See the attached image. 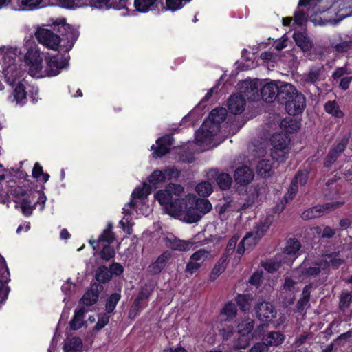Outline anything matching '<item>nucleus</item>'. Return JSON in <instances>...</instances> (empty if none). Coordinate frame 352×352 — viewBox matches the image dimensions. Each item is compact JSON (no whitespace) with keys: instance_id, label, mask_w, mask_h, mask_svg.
<instances>
[{"instance_id":"f257e3e1","label":"nucleus","mask_w":352,"mask_h":352,"mask_svg":"<svg viewBox=\"0 0 352 352\" xmlns=\"http://www.w3.org/2000/svg\"><path fill=\"white\" fill-rule=\"evenodd\" d=\"M184 192L182 185L170 183L157 191L154 198L165 213L188 223L199 221L211 210L212 204L208 200L197 199L193 194L182 197Z\"/></svg>"},{"instance_id":"f03ea898","label":"nucleus","mask_w":352,"mask_h":352,"mask_svg":"<svg viewBox=\"0 0 352 352\" xmlns=\"http://www.w3.org/2000/svg\"><path fill=\"white\" fill-rule=\"evenodd\" d=\"M180 175V171L175 168H168L164 170H155L148 177L147 181L149 184L144 182L141 186H137L131 194L130 202L125 204L123 208L124 217L120 221V225L129 234L132 233L133 223L131 222V216H147L151 211L148 197L151 192V186L157 187Z\"/></svg>"},{"instance_id":"7ed1b4c3","label":"nucleus","mask_w":352,"mask_h":352,"mask_svg":"<svg viewBox=\"0 0 352 352\" xmlns=\"http://www.w3.org/2000/svg\"><path fill=\"white\" fill-rule=\"evenodd\" d=\"M69 56L42 52L37 46L30 47L24 56L27 73L32 78L41 79L58 76L69 65Z\"/></svg>"},{"instance_id":"20e7f679","label":"nucleus","mask_w":352,"mask_h":352,"mask_svg":"<svg viewBox=\"0 0 352 352\" xmlns=\"http://www.w3.org/2000/svg\"><path fill=\"white\" fill-rule=\"evenodd\" d=\"M38 42L46 48L58 51V54H65L72 48L78 37V31L61 20L57 25H54L52 29H49L47 25L38 26L34 33Z\"/></svg>"},{"instance_id":"39448f33","label":"nucleus","mask_w":352,"mask_h":352,"mask_svg":"<svg viewBox=\"0 0 352 352\" xmlns=\"http://www.w3.org/2000/svg\"><path fill=\"white\" fill-rule=\"evenodd\" d=\"M322 0H300L298 6L294 15V23L299 26L304 25L308 17L314 25H324L327 23L336 25L342 19L352 16V0H335L327 10L329 15L334 14L336 18L329 20L322 19L317 15H309L310 8Z\"/></svg>"},{"instance_id":"423d86ee","label":"nucleus","mask_w":352,"mask_h":352,"mask_svg":"<svg viewBox=\"0 0 352 352\" xmlns=\"http://www.w3.org/2000/svg\"><path fill=\"white\" fill-rule=\"evenodd\" d=\"M18 54L19 51L15 48H0V65L6 82L12 87L10 101L18 105H23L27 102V91L25 81L21 79L23 72L16 64Z\"/></svg>"},{"instance_id":"0eeeda50","label":"nucleus","mask_w":352,"mask_h":352,"mask_svg":"<svg viewBox=\"0 0 352 352\" xmlns=\"http://www.w3.org/2000/svg\"><path fill=\"white\" fill-rule=\"evenodd\" d=\"M343 263V259L338 253L323 255L319 263H312L310 259H305L300 267L294 272L292 278L287 277L284 283V289L287 291L294 292L299 289V283L307 278L314 276L320 273L321 270H325L328 266L338 267Z\"/></svg>"},{"instance_id":"6e6552de","label":"nucleus","mask_w":352,"mask_h":352,"mask_svg":"<svg viewBox=\"0 0 352 352\" xmlns=\"http://www.w3.org/2000/svg\"><path fill=\"white\" fill-rule=\"evenodd\" d=\"M227 115L225 108L219 107L212 110L201 127L195 133V143L204 151L218 146L223 139L219 135L220 123Z\"/></svg>"},{"instance_id":"1a4fd4ad","label":"nucleus","mask_w":352,"mask_h":352,"mask_svg":"<svg viewBox=\"0 0 352 352\" xmlns=\"http://www.w3.org/2000/svg\"><path fill=\"white\" fill-rule=\"evenodd\" d=\"M8 192L14 196L15 203L21 209L22 212L29 216L36 206H40V210H43L46 202V197L43 192L36 191L33 193L26 194L21 186L10 185Z\"/></svg>"},{"instance_id":"9d476101","label":"nucleus","mask_w":352,"mask_h":352,"mask_svg":"<svg viewBox=\"0 0 352 352\" xmlns=\"http://www.w3.org/2000/svg\"><path fill=\"white\" fill-rule=\"evenodd\" d=\"M274 221V216L267 214L263 217L254 229L248 232L243 238L236 249V254L239 258L244 254L245 250H250L254 248L268 231Z\"/></svg>"},{"instance_id":"9b49d317","label":"nucleus","mask_w":352,"mask_h":352,"mask_svg":"<svg viewBox=\"0 0 352 352\" xmlns=\"http://www.w3.org/2000/svg\"><path fill=\"white\" fill-rule=\"evenodd\" d=\"M290 139L286 133H275L271 139L269 156L277 162L283 163L290 153Z\"/></svg>"},{"instance_id":"f8f14e48","label":"nucleus","mask_w":352,"mask_h":352,"mask_svg":"<svg viewBox=\"0 0 352 352\" xmlns=\"http://www.w3.org/2000/svg\"><path fill=\"white\" fill-rule=\"evenodd\" d=\"M254 320L250 318L241 322L238 325V338L234 341V349H245L252 338L256 337V332L254 331Z\"/></svg>"},{"instance_id":"ddd939ff","label":"nucleus","mask_w":352,"mask_h":352,"mask_svg":"<svg viewBox=\"0 0 352 352\" xmlns=\"http://www.w3.org/2000/svg\"><path fill=\"white\" fill-rule=\"evenodd\" d=\"M212 255L210 251L206 249H199L190 256L186 263L185 271L188 274L197 272L207 261L210 260Z\"/></svg>"},{"instance_id":"4468645a","label":"nucleus","mask_w":352,"mask_h":352,"mask_svg":"<svg viewBox=\"0 0 352 352\" xmlns=\"http://www.w3.org/2000/svg\"><path fill=\"white\" fill-rule=\"evenodd\" d=\"M343 201H336L332 203H327L323 206H316L315 207L309 208L303 212L302 218L305 220H309L314 218L319 217L329 211L339 207L343 204Z\"/></svg>"},{"instance_id":"2eb2a0df","label":"nucleus","mask_w":352,"mask_h":352,"mask_svg":"<svg viewBox=\"0 0 352 352\" xmlns=\"http://www.w3.org/2000/svg\"><path fill=\"white\" fill-rule=\"evenodd\" d=\"M262 85V80L259 79L247 80L241 82V94L243 98L248 100H257L260 96V85Z\"/></svg>"},{"instance_id":"dca6fc26","label":"nucleus","mask_w":352,"mask_h":352,"mask_svg":"<svg viewBox=\"0 0 352 352\" xmlns=\"http://www.w3.org/2000/svg\"><path fill=\"white\" fill-rule=\"evenodd\" d=\"M164 243L166 247L173 250L179 252L189 251L196 244V243L192 239L181 240L173 235H170L165 237Z\"/></svg>"},{"instance_id":"f3484780","label":"nucleus","mask_w":352,"mask_h":352,"mask_svg":"<svg viewBox=\"0 0 352 352\" xmlns=\"http://www.w3.org/2000/svg\"><path fill=\"white\" fill-rule=\"evenodd\" d=\"M255 310L257 318L263 322L269 323L276 316V311L274 307L267 302H262L258 304Z\"/></svg>"},{"instance_id":"a211bd4d","label":"nucleus","mask_w":352,"mask_h":352,"mask_svg":"<svg viewBox=\"0 0 352 352\" xmlns=\"http://www.w3.org/2000/svg\"><path fill=\"white\" fill-rule=\"evenodd\" d=\"M262 85H260V95L263 100L267 102H272L277 96L280 83L261 80Z\"/></svg>"},{"instance_id":"6ab92c4d","label":"nucleus","mask_w":352,"mask_h":352,"mask_svg":"<svg viewBox=\"0 0 352 352\" xmlns=\"http://www.w3.org/2000/svg\"><path fill=\"white\" fill-rule=\"evenodd\" d=\"M300 248V242L295 239H289L286 243L284 251L279 254L284 259V262L290 264L298 256V252Z\"/></svg>"},{"instance_id":"aec40b11","label":"nucleus","mask_w":352,"mask_h":352,"mask_svg":"<svg viewBox=\"0 0 352 352\" xmlns=\"http://www.w3.org/2000/svg\"><path fill=\"white\" fill-rule=\"evenodd\" d=\"M45 6V0H14L12 2V10L19 12L33 11Z\"/></svg>"},{"instance_id":"412c9836","label":"nucleus","mask_w":352,"mask_h":352,"mask_svg":"<svg viewBox=\"0 0 352 352\" xmlns=\"http://www.w3.org/2000/svg\"><path fill=\"white\" fill-rule=\"evenodd\" d=\"M172 142L173 138L170 135L163 136L157 139L155 144L152 145L151 147L153 157H162L168 153Z\"/></svg>"},{"instance_id":"4be33fe9","label":"nucleus","mask_w":352,"mask_h":352,"mask_svg":"<svg viewBox=\"0 0 352 352\" xmlns=\"http://www.w3.org/2000/svg\"><path fill=\"white\" fill-rule=\"evenodd\" d=\"M0 303L4 302L8 295V288L5 286L9 280L10 272L3 257L0 256Z\"/></svg>"},{"instance_id":"5701e85b","label":"nucleus","mask_w":352,"mask_h":352,"mask_svg":"<svg viewBox=\"0 0 352 352\" xmlns=\"http://www.w3.org/2000/svg\"><path fill=\"white\" fill-rule=\"evenodd\" d=\"M305 107V98L301 93L296 94L285 106V109L289 115L301 113Z\"/></svg>"},{"instance_id":"b1692460","label":"nucleus","mask_w":352,"mask_h":352,"mask_svg":"<svg viewBox=\"0 0 352 352\" xmlns=\"http://www.w3.org/2000/svg\"><path fill=\"white\" fill-rule=\"evenodd\" d=\"M293 38L297 46L304 52H309L314 46L312 40L308 36L305 30L295 31L293 34Z\"/></svg>"},{"instance_id":"393cba45","label":"nucleus","mask_w":352,"mask_h":352,"mask_svg":"<svg viewBox=\"0 0 352 352\" xmlns=\"http://www.w3.org/2000/svg\"><path fill=\"white\" fill-rule=\"evenodd\" d=\"M84 345L82 340L78 336H68L64 340L63 352H82Z\"/></svg>"},{"instance_id":"a878e982","label":"nucleus","mask_w":352,"mask_h":352,"mask_svg":"<svg viewBox=\"0 0 352 352\" xmlns=\"http://www.w3.org/2000/svg\"><path fill=\"white\" fill-rule=\"evenodd\" d=\"M298 91L290 83L280 82L278 97L280 101L285 102V105Z\"/></svg>"},{"instance_id":"bb28decb","label":"nucleus","mask_w":352,"mask_h":352,"mask_svg":"<svg viewBox=\"0 0 352 352\" xmlns=\"http://www.w3.org/2000/svg\"><path fill=\"white\" fill-rule=\"evenodd\" d=\"M153 287L151 285H145L141 290L140 294L135 299L133 307L129 311V316H135L138 310L142 307V302L147 300L152 293Z\"/></svg>"},{"instance_id":"cd10ccee","label":"nucleus","mask_w":352,"mask_h":352,"mask_svg":"<svg viewBox=\"0 0 352 352\" xmlns=\"http://www.w3.org/2000/svg\"><path fill=\"white\" fill-rule=\"evenodd\" d=\"M228 106L232 113H241L245 109V100L241 94H234L229 98Z\"/></svg>"},{"instance_id":"c85d7f7f","label":"nucleus","mask_w":352,"mask_h":352,"mask_svg":"<svg viewBox=\"0 0 352 352\" xmlns=\"http://www.w3.org/2000/svg\"><path fill=\"white\" fill-rule=\"evenodd\" d=\"M234 176L237 183L241 185H246L252 181L254 173L247 166H243L236 170Z\"/></svg>"},{"instance_id":"c756f323","label":"nucleus","mask_w":352,"mask_h":352,"mask_svg":"<svg viewBox=\"0 0 352 352\" xmlns=\"http://www.w3.org/2000/svg\"><path fill=\"white\" fill-rule=\"evenodd\" d=\"M348 141V138H342L340 140V142L338 144L336 147L331 150L324 162V165L326 166H329L331 163L336 161L338 155L341 153L342 151H344V150L345 149Z\"/></svg>"},{"instance_id":"7c9ffc66","label":"nucleus","mask_w":352,"mask_h":352,"mask_svg":"<svg viewBox=\"0 0 352 352\" xmlns=\"http://www.w3.org/2000/svg\"><path fill=\"white\" fill-rule=\"evenodd\" d=\"M236 313L237 309L234 303L228 302L222 309L219 316V320L221 322L229 321L235 318Z\"/></svg>"},{"instance_id":"2f4dec72","label":"nucleus","mask_w":352,"mask_h":352,"mask_svg":"<svg viewBox=\"0 0 352 352\" xmlns=\"http://www.w3.org/2000/svg\"><path fill=\"white\" fill-rule=\"evenodd\" d=\"M86 309L84 307L79 308L75 311L74 316L70 322V327L73 330L80 329L87 322L85 320Z\"/></svg>"},{"instance_id":"473e14b6","label":"nucleus","mask_w":352,"mask_h":352,"mask_svg":"<svg viewBox=\"0 0 352 352\" xmlns=\"http://www.w3.org/2000/svg\"><path fill=\"white\" fill-rule=\"evenodd\" d=\"M256 171L259 176L267 178L273 174L272 164L268 160H261L256 165Z\"/></svg>"},{"instance_id":"72a5a7b5","label":"nucleus","mask_w":352,"mask_h":352,"mask_svg":"<svg viewBox=\"0 0 352 352\" xmlns=\"http://www.w3.org/2000/svg\"><path fill=\"white\" fill-rule=\"evenodd\" d=\"M298 186L296 185L295 183H292L287 192L284 196L283 200L276 207L275 211L276 212H282L286 206V204L294 199L297 193Z\"/></svg>"},{"instance_id":"f704fd0d","label":"nucleus","mask_w":352,"mask_h":352,"mask_svg":"<svg viewBox=\"0 0 352 352\" xmlns=\"http://www.w3.org/2000/svg\"><path fill=\"white\" fill-rule=\"evenodd\" d=\"M172 254L169 251H166L162 253L150 266V270L153 273L157 274L160 272L162 268L166 265L167 261L170 258Z\"/></svg>"},{"instance_id":"c9c22d12","label":"nucleus","mask_w":352,"mask_h":352,"mask_svg":"<svg viewBox=\"0 0 352 352\" xmlns=\"http://www.w3.org/2000/svg\"><path fill=\"white\" fill-rule=\"evenodd\" d=\"M134 6L139 12H148L157 6V0H134Z\"/></svg>"},{"instance_id":"e433bc0d","label":"nucleus","mask_w":352,"mask_h":352,"mask_svg":"<svg viewBox=\"0 0 352 352\" xmlns=\"http://www.w3.org/2000/svg\"><path fill=\"white\" fill-rule=\"evenodd\" d=\"M284 336L278 331H272L268 333L263 338V343L268 347L269 346H278L283 343Z\"/></svg>"},{"instance_id":"4c0bfd02","label":"nucleus","mask_w":352,"mask_h":352,"mask_svg":"<svg viewBox=\"0 0 352 352\" xmlns=\"http://www.w3.org/2000/svg\"><path fill=\"white\" fill-rule=\"evenodd\" d=\"M267 147L268 143L266 141H255L252 143L250 149L255 156L258 157H267L268 151Z\"/></svg>"},{"instance_id":"58836bf2","label":"nucleus","mask_w":352,"mask_h":352,"mask_svg":"<svg viewBox=\"0 0 352 352\" xmlns=\"http://www.w3.org/2000/svg\"><path fill=\"white\" fill-rule=\"evenodd\" d=\"M227 265V257L223 256L219 261L215 264L214 267L211 271L210 274V280L211 281L215 280L225 270Z\"/></svg>"},{"instance_id":"ea45409f","label":"nucleus","mask_w":352,"mask_h":352,"mask_svg":"<svg viewBox=\"0 0 352 352\" xmlns=\"http://www.w3.org/2000/svg\"><path fill=\"white\" fill-rule=\"evenodd\" d=\"M326 112L335 118H342L343 116L342 111L336 101H329L324 105Z\"/></svg>"},{"instance_id":"a19ab883","label":"nucleus","mask_w":352,"mask_h":352,"mask_svg":"<svg viewBox=\"0 0 352 352\" xmlns=\"http://www.w3.org/2000/svg\"><path fill=\"white\" fill-rule=\"evenodd\" d=\"M281 263H285L284 262V259L280 256V254H278L276 256L274 260L267 261L263 263V266L265 270L272 273L278 270Z\"/></svg>"},{"instance_id":"79ce46f5","label":"nucleus","mask_w":352,"mask_h":352,"mask_svg":"<svg viewBox=\"0 0 352 352\" xmlns=\"http://www.w3.org/2000/svg\"><path fill=\"white\" fill-rule=\"evenodd\" d=\"M90 7L94 9L108 10L116 7L112 4L111 0H91Z\"/></svg>"},{"instance_id":"37998d69","label":"nucleus","mask_w":352,"mask_h":352,"mask_svg":"<svg viewBox=\"0 0 352 352\" xmlns=\"http://www.w3.org/2000/svg\"><path fill=\"white\" fill-rule=\"evenodd\" d=\"M98 299V293L96 290L91 289L88 290L81 298V302L85 305H92Z\"/></svg>"},{"instance_id":"c03bdc74","label":"nucleus","mask_w":352,"mask_h":352,"mask_svg":"<svg viewBox=\"0 0 352 352\" xmlns=\"http://www.w3.org/2000/svg\"><path fill=\"white\" fill-rule=\"evenodd\" d=\"M196 192L202 197H208L212 192V186L210 182H203L196 186Z\"/></svg>"},{"instance_id":"a18cd8bd","label":"nucleus","mask_w":352,"mask_h":352,"mask_svg":"<svg viewBox=\"0 0 352 352\" xmlns=\"http://www.w3.org/2000/svg\"><path fill=\"white\" fill-rule=\"evenodd\" d=\"M96 278L98 282L106 283L111 278V274L107 267L102 266L96 271Z\"/></svg>"},{"instance_id":"49530a36","label":"nucleus","mask_w":352,"mask_h":352,"mask_svg":"<svg viewBox=\"0 0 352 352\" xmlns=\"http://www.w3.org/2000/svg\"><path fill=\"white\" fill-rule=\"evenodd\" d=\"M252 300V297L250 295H239L236 299L237 304L243 311H247L250 309Z\"/></svg>"},{"instance_id":"de8ad7c7","label":"nucleus","mask_w":352,"mask_h":352,"mask_svg":"<svg viewBox=\"0 0 352 352\" xmlns=\"http://www.w3.org/2000/svg\"><path fill=\"white\" fill-rule=\"evenodd\" d=\"M232 181L230 175L224 173L219 174L217 178V182L222 190L229 188L231 186Z\"/></svg>"},{"instance_id":"09e8293b","label":"nucleus","mask_w":352,"mask_h":352,"mask_svg":"<svg viewBox=\"0 0 352 352\" xmlns=\"http://www.w3.org/2000/svg\"><path fill=\"white\" fill-rule=\"evenodd\" d=\"M191 0H166V8L170 11H176L183 8V6L190 2Z\"/></svg>"},{"instance_id":"8fccbe9b","label":"nucleus","mask_w":352,"mask_h":352,"mask_svg":"<svg viewBox=\"0 0 352 352\" xmlns=\"http://www.w3.org/2000/svg\"><path fill=\"white\" fill-rule=\"evenodd\" d=\"M246 54H248V51L246 50H243L242 52V59L240 64L241 65V69L244 70L253 69L257 65L254 60L246 56Z\"/></svg>"},{"instance_id":"3c124183","label":"nucleus","mask_w":352,"mask_h":352,"mask_svg":"<svg viewBox=\"0 0 352 352\" xmlns=\"http://www.w3.org/2000/svg\"><path fill=\"white\" fill-rule=\"evenodd\" d=\"M111 230L112 227L109 226L103 231L98 241L100 245H101L103 242H107L108 244H110L113 241L114 236Z\"/></svg>"},{"instance_id":"603ef678","label":"nucleus","mask_w":352,"mask_h":352,"mask_svg":"<svg viewBox=\"0 0 352 352\" xmlns=\"http://www.w3.org/2000/svg\"><path fill=\"white\" fill-rule=\"evenodd\" d=\"M120 299V295L119 294L115 293L110 296L106 303V310L108 313L113 312Z\"/></svg>"},{"instance_id":"864d4df0","label":"nucleus","mask_w":352,"mask_h":352,"mask_svg":"<svg viewBox=\"0 0 352 352\" xmlns=\"http://www.w3.org/2000/svg\"><path fill=\"white\" fill-rule=\"evenodd\" d=\"M331 46L335 49L338 52H344L352 46V41H345L336 43L333 41H331Z\"/></svg>"},{"instance_id":"5fc2aeb1","label":"nucleus","mask_w":352,"mask_h":352,"mask_svg":"<svg viewBox=\"0 0 352 352\" xmlns=\"http://www.w3.org/2000/svg\"><path fill=\"white\" fill-rule=\"evenodd\" d=\"M319 74L318 68L311 69L308 74L303 76V80L307 83H314L318 80Z\"/></svg>"},{"instance_id":"6e6d98bb","label":"nucleus","mask_w":352,"mask_h":352,"mask_svg":"<svg viewBox=\"0 0 352 352\" xmlns=\"http://www.w3.org/2000/svg\"><path fill=\"white\" fill-rule=\"evenodd\" d=\"M109 320V316L105 313L98 315V322L94 328V331H99L107 324Z\"/></svg>"},{"instance_id":"4d7b16f0","label":"nucleus","mask_w":352,"mask_h":352,"mask_svg":"<svg viewBox=\"0 0 352 352\" xmlns=\"http://www.w3.org/2000/svg\"><path fill=\"white\" fill-rule=\"evenodd\" d=\"M115 254V250L111 246H110L109 244L104 245L101 251V256L102 258L108 261L114 257Z\"/></svg>"},{"instance_id":"13d9d810","label":"nucleus","mask_w":352,"mask_h":352,"mask_svg":"<svg viewBox=\"0 0 352 352\" xmlns=\"http://www.w3.org/2000/svg\"><path fill=\"white\" fill-rule=\"evenodd\" d=\"M76 285L74 283H73L72 282H71L69 280H67V281H65L63 285H62V287H61V289H62V292L65 294V295H70L71 294H72L73 292H75L76 290Z\"/></svg>"},{"instance_id":"bf43d9fd","label":"nucleus","mask_w":352,"mask_h":352,"mask_svg":"<svg viewBox=\"0 0 352 352\" xmlns=\"http://www.w3.org/2000/svg\"><path fill=\"white\" fill-rule=\"evenodd\" d=\"M307 179H308L307 173L300 172L296 176V177L293 180L292 183H295L296 185L299 184L300 186H303L307 183Z\"/></svg>"},{"instance_id":"052dcab7","label":"nucleus","mask_w":352,"mask_h":352,"mask_svg":"<svg viewBox=\"0 0 352 352\" xmlns=\"http://www.w3.org/2000/svg\"><path fill=\"white\" fill-rule=\"evenodd\" d=\"M109 270L110 274H111V276H120L123 273L124 267L120 263H114L110 266V269Z\"/></svg>"},{"instance_id":"680f3d73","label":"nucleus","mask_w":352,"mask_h":352,"mask_svg":"<svg viewBox=\"0 0 352 352\" xmlns=\"http://www.w3.org/2000/svg\"><path fill=\"white\" fill-rule=\"evenodd\" d=\"M288 41V37L285 34L283 35L280 39L274 42L275 49L280 51L285 48L287 46Z\"/></svg>"},{"instance_id":"e2e57ef3","label":"nucleus","mask_w":352,"mask_h":352,"mask_svg":"<svg viewBox=\"0 0 352 352\" xmlns=\"http://www.w3.org/2000/svg\"><path fill=\"white\" fill-rule=\"evenodd\" d=\"M262 279V272H254L249 280V283L254 286H258Z\"/></svg>"},{"instance_id":"0e129e2a","label":"nucleus","mask_w":352,"mask_h":352,"mask_svg":"<svg viewBox=\"0 0 352 352\" xmlns=\"http://www.w3.org/2000/svg\"><path fill=\"white\" fill-rule=\"evenodd\" d=\"M267 346L265 343L258 342L251 347L249 352H267Z\"/></svg>"},{"instance_id":"69168bd1","label":"nucleus","mask_w":352,"mask_h":352,"mask_svg":"<svg viewBox=\"0 0 352 352\" xmlns=\"http://www.w3.org/2000/svg\"><path fill=\"white\" fill-rule=\"evenodd\" d=\"M43 173V167L40 165L39 163H35L33 170H32V176L36 179H40L41 175Z\"/></svg>"},{"instance_id":"338daca9","label":"nucleus","mask_w":352,"mask_h":352,"mask_svg":"<svg viewBox=\"0 0 352 352\" xmlns=\"http://www.w3.org/2000/svg\"><path fill=\"white\" fill-rule=\"evenodd\" d=\"M57 2L63 8L75 9V0H57Z\"/></svg>"},{"instance_id":"774afa93","label":"nucleus","mask_w":352,"mask_h":352,"mask_svg":"<svg viewBox=\"0 0 352 352\" xmlns=\"http://www.w3.org/2000/svg\"><path fill=\"white\" fill-rule=\"evenodd\" d=\"M352 81V76H344L340 82V87L346 90L349 88L350 83Z\"/></svg>"}]
</instances>
